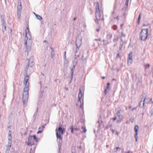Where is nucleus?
Wrapping results in <instances>:
<instances>
[{"instance_id":"nucleus-51","label":"nucleus","mask_w":153,"mask_h":153,"mask_svg":"<svg viewBox=\"0 0 153 153\" xmlns=\"http://www.w3.org/2000/svg\"><path fill=\"white\" fill-rule=\"evenodd\" d=\"M109 86H107L106 88V89H107L108 91H109Z\"/></svg>"},{"instance_id":"nucleus-38","label":"nucleus","mask_w":153,"mask_h":153,"mask_svg":"<svg viewBox=\"0 0 153 153\" xmlns=\"http://www.w3.org/2000/svg\"><path fill=\"white\" fill-rule=\"evenodd\" d=\"M108 90L107 89H105V91H104V93H105V95H106V94H107V93L108 92Z\"/></svg>"},{"instance_id":"nucleus-39","label":"nucleus","mask_w":153,"mask_h":153,"mask_svg":"<svg viewBox=\"0 0 153 153\" xmlns=\"http://www.w3.org/2000/svg\"><path fill=\"white\" fill-rule=\"evenodd\" d=\"M64 63L65 64H66L68 63V61L67 59H64Z\"/></svg>"},{"instance_id":"nucleus-16","label":"nucleus","mask_w":153,"mask_h":153,"mask_svg":"<svg viewBox=\"0 0 153 153\" xmlns=\"http://www.w3.org/2000/svg\"><path fill=\"white\" fill-rule=\"evenodd\" d=\"M102 120H99L97 121V123H98V128H100L101 126V123H102Z\"/></svg>"},{"instance_id":"nucleus-14","label":"nucleus","mask_w":153,"mask_h":153,"mask_svg":"<svg viewBox=\"0 0 153 153\" xmlns=\"http://www.w3.org/2000/svg\"><path fill=\"white\" fill-rule=\"evenodd\" d=\"M146 99V97H143L141 99V101H140V103L139 104V106H140L141 103L142 102V103H143V106L144 105V102H145V101Z\"/></svg>"},{"instance_id":"nucleus-27","label":"nucleus","mask_w":153,"mask_h":153,"mask_svg":"<svg viewBox=\"0 0 153 153\" xmlns=\"http://www.w3.org/2000/svg\"><path fill=\"white\" fill-rule=\"evenodd\" d=\"M18 6H22V3L21 0H18Z\"/></svg>"},{"instance_id":"nucleus-2","label":"nucleus","mask_w":153,"mask_h":153,"mask_svg":"<svg viewBox=\"0 0 153 153\" xmlns=\"http://www.w3.org/2000/svg\"><path fill=\"white\" fill-rule=\"evenodd\" d=\"M101 15L100 13V10L99 9V5L98 2H97L96 6V11L95 13L96 19L95 20V22L98 24V21L100 20H103L104 19L101 18Z\"/></svg>"},{"instance_id":"nucleus-11","label":"nucleus","mask_w":153,"mask_h":153,"mask_svg":"<svg viewBox=\"0 0 153 153\" xmlns=\"http://www.w3.org/2000/svg\"><path fill=\"white\" fill-rule=\"evenodd\" d=\"M28 142H27V145L28 146H32L34 145V143L33 142V143L32 142V137L30 135L27 138Z\"/></svg>"},{"instance_id":"nucleus-50","label":"nucleus","mask_w":153,"mask_h":153,"mask_svg":"<svg viewBox=\"0 0 153 153\" xmlns=\"http://www.w3.org/2000/svg\"><path fill=\"white\" fill-rule=\"evenodd\" d=\"M42 131V130L39 131L37 132V134H39V133H41Z\"/></svg>"},{"instance_id":"nucleus-43","label":"nucleus","mask_w":153,"mask_h":153,"mask_svg":"<svg viewBox=\"0 0 153 153\" xmlns=\"http://www.w3.org/2000/svg\"><path fill=\"white\" fill-rule=\"evenodd\" d=\"M66 51L65 52L64 56V59H67L66 58Z\"/></svg>"},{"instance_id":"nucleus-6","label":"nucleus","mask_w":153,"mask_h":153,"mask_svg":"<svg viewBox=\"0 0 153 153\" xmlns=\"http://www.w3.org/2000/svg\"><path fill=\"white\" fill-rule=\"evenodd\" d=\"M25 44H27L28 42L32 41L31 40V36L29 33V30L28 27L25 30Z\"/></svg>"},{"instance_id":"nucleus-56","label":"nucleus","mask_w":153,"mask_h":153,"mask_svg":"<svg viewBox=\"0 0 153 153\" xmlns=\"http://www.w3.org/2000/svg\"><path fill=\"white\" fill-rule=\"evenodd\" d=\"M120 57V55L119 53H118L117 55V58H118Z\"/></svg>"},{"instance_id":"nucleus-28","label":"nucleus","mask_w":153,"mask_h":153,"mask_svg":"<svg viewBox=\"0 0 153 153\" xmlns=\"http://www.w3.org/2000/svg\"><path fill=\"white\" fill-rule=\"evenodd\" d=\"M22 9V6H17V10L21 11Z\"/></svg>"},{"instance_id":"nucleus-20","label":"nucleus","mask_w":153,"mask_h":153,"mask_svg":"<svg viewBox=\"0 0 153 153\" xmlns=\"http://www.w3.org/2000/svg\"><path fill=\"white\" fill-rule=\"evenodd\" d=\"M142 15V13H140L139 15V17L138 18V20L137 21V22L138 23V24H139L140 22V21L141 18V16Z\"/></svg>"},{"instance_id":"nucleus-64","label":"nucleus","mask_w":153,"mask_h":153,"mask_svg":"<svg viewBox=\"0 0 153 153\" xmlns=\"http://www.w3.org/2000/svg\"><path fill=\"white\" fill-rule=\"evenodd\" d=\"M30 153H32V148H31V149H30Z\"/></svg>"},{"instance_id":"nucleus-10","label":"nucleus","mask_w":153,"mask_h":153,"mask_svg":"<svg viewBox=\"0 0 153 153\" xmlns=\"http://www.w3.org/2000/svg\"><path fill=\"white\" fill-rule=\"evenodd\" d=\"M26 45V49L27 51L28 52L30 51L31 49V46L32 45V41H29L28 42L27 44L25 43Z\"/></svg>"},{"instance_id":"nucleus-41","label":"nucleus","mask_w":153,"mask_h":153,"mask_svg":"<svg viewBox=\"0 0 153 153\" xmlns=\"http://www.w3.org/2000/svg\"><path fill=\"white\" fill-rule=\"evenodd\" d=\"M44 42H45L46 43V46H48V42L46 40H45L44 41Z\"/></svg>"},{"instance_id":"nucleus-49","label":"nucleus","mask_w":153,"mask_h":153,"mask_svg":"<svg viewBox=\"0 0 153 153\" xmlns=\"http://www.w3.org/2000/svg\"><path fill=\"white\" fill-rule=\"evenodd\" d=\"M82 94H78V98H81Z\"/></svg>"},{"instance_id":"nucleus-4","label":"nucleus","mask_w":153,"mask_h":153,"mask_svg":"<svg viewBox=\"0 0 153 153\" xmlns=\"http://www.w3.org/2000/svg\"><path fill=\"white\" fill-rule=\"evenodd\" d=\"M31 58L29 59L28 63L26 67L25 70V71L27 73L28 71L30 72L33 70V67L34 65L33 61H31Z\"/></svg>"},{"instance_id":"nucleus-15","label":"nucleus","mask_w":153,"mask_h":153,"mask_svg":"<svg viewBox=\"0 0 153 153\" xmlns=\"http://www.w3.org/2000/svg\"><path fill=\"white\" fill-rule=\"evenodd\" d=\"M1 25L2 26H4L5 25V21L4 20V18L3 16H1Z\"/></svg>"},{"instance_id":"nucleus-42","label":"nucleus","mask_w":153,"mask_h":153,"mask_svg":"<svg viewBox=\"0 0 153 153\" xmlns=\"http://www.w3.org/2000/svg\"><path fill=\"white\" fill-rule=\"evenodd\" d=\"M129 0H126V4L127 5V7L128 6V4Z\"/></svg>"},{"instance_id":"nucleus-62","label":"nucleus","mask_w":153,"mask_h":153,"mask_svg":"<svg viewBox=\"0 0 153 153\" xmlns=\"http://www.w3.org/2000/svg\"><path fill=\"white\" fill-rule=\"evenodd\" d=\"M121 120H117V122H118V123H120V122H121Z\"/></svg>"},{"instance_id":"nucleus-47","label":"nucleus","mask_w":153,"mask_h":153,"mask_svg":"<svg viewBox=\"0 0 153 153\" xmlns=\"http://www.w3.org/2000/svg\"><path fill=\"white\" fill-rule=\"evenodd\" d=\"M81 98H78V102H79L80 103H81Z\"/></svg>"},{"instance_id":"nucleus-21","label":"nucleus","mask_w":153,"mask_h":153,"mask_svg":"<svg viewBox=\"0 0 153 153\" xmlns=\"http://www.w3.org/2000/svg\"><path fill=\"white\" fill-rule=\"evenodd\" d=\"M112 37V35L110 33H108L107 34L106 36V38L108 39H111Z\"/></svg>"},{"instance_id":"nucleus-34","label":"nucleus","mask_w":153,"mask_h":153,"mask_svg":"<svg viewBox=\"0 0 153 153\" xmlns=\"http://www.w3.org/2000/svg\"><path fill=\"white\" fill-rule=\"evenodd\" d=\"M118 149L120 150V148L118 147H116V148L114 149V151L115 152H117Z\"/></svg>"},{"instance_id":"nucleus-13","label":"nucleus","mask_w":153,"mask_h":153,"mask_svg":"<svg viewBox=\"0 0 153 153\" xmlns=\"http://www.w3.org/2000/svg\"><path fill=\"white\" fill-rule=\"evenodd\" d=\"M128 64L129 61H131V62H132V52H131L128 54Z\"/></svg>"},{"instance_id":"nucleus-52","label":"nucleus","mask_w":153,"mask_h":153,"mask_svg":"<svg viewBox=\"0 0 153 153\" xmlns=\"http://www.w3.org/2000/svg\"><path fill=\"white\" fill-rule=\"evenodd\" d=\"M125 153H132V152H131V151H129L128 152H125Z\"/></svg>"},{"instance_id":"nucleus-48","label":"nucleus","mask_w":153,"mask_h":153,"mask_svg":"<svg viewBox=\"0 0 153 153\" xmlns=\"http://www.w3.org/2000/svg\"><path fill=\"white\" fill-rule=\"evenodd\" d=\"M37 114H36V113H35L33 115V116L34 117H35V118H34V119L35 120V119L36 118V116L37 115Z\"/></svg>"},{"instance_id":"nucleus-32","label":"nucleus","mask_w":153,"mask_h":153,"mask_svg":"<svg viewBox=\"0 0 153 153\" xmlns=\"http://www.w3.org/2000/svg\"><path fill=\"white\" fill-rule=\"evenodd\" d=\"M123 42L121 43L120 42V45L119 47V49L120 50H121L123 48Z\"/></svg>"},{"instance_id":"nucleus-12","label":"nucleus","mask_w":153,"mask_h":153,"mask_svg":"<svg viewBox=\"0 0 153 153\" xmlns=\"http://www.w3.org/2000/svg\"><path fill=\"white\" fill-rule=\"evenodd\" d=\"M64 128H62L58 127L57 129H56V131H58L59 134H62L63 135L64 132Z\"/></svg>"},{"instance_id":"nucleus-24","label":"nucleus","mask_w":153,"mask_h":153,"mask_svg":"<svg viewBox=\"0 0 153 153\" xmlns=\"http://www.w3.org/2000/svg\"><path fill=\"white\" fill-rule=\"evenodd\" d=\"M44 92V91H41L39 93V98H42V97L43 95V93Z\"/></svg>"},{"instance_id":"nucleus-58","label":"nucleus","mask_w":153,"mask_h":153,"mask_svg":"<svg viewBox=\"0 0 153 153\" xmlns=\"http://www.w3.org/2000/svg\"><path fill=\"white\" fill-rule=\"evenodd\" d=\"M10 151L5 150V153H9Z\"/></svg>"},{"instance_id":"nucleus-5","label":"nucleus","mask_w":153,"mask_h":153,"mask_svg":"<svg viewBox=\"0 0 153 153\" xmlns=\"http://www.w3.org/2000/svg\"><path fill=\"white\" fill-rule=\"evenodd\" d=\"M56 135L59 145L58 148L59 150L62 145V134H59L58 131H56Z\"/></svg>"},{"instance_id":"nucleus-59","label":"nucleus","mask_w":153,"mask_h":153,"mask_svg":"<svg viewBox=\"0 0 153 153\" xmlns=\"http://www.w3.org/2000/svg\"><path fill=\"white\" fill-rule=\"evenodd\" d=\"M108 127H111L112 126V125L111 124H110V125H109V124H108Z\"/></svg>"},{"instance_id":"nucleus-17","label":"nucleus","mask_w":153,"mask_h":153,"mask_svg":"<svg viewBox=\"0 0 153 153\" xmlns=\"http://www.w3.org/2000/svg\"><path fill=\"white\" fill-rule=\"evenodd\" d=\"M12 143V137H8V144L11 145Z\"/></svg>"},{"instance_id":"nucleus-35","label":"nucleus","mask_w":153,"mask_h":153,"mask_svg":"<svg viewBox=\"0 0 153 153\" xmlns=\"http://www.w3.org/2000/svg\"><path fill=\"white\" fill-rule=\"evenodd\" d=\"M8 137H12L11 136V133L10 131H9V133H8Z\"/></svg>"},{"instance_id":"nucleus-7","label":"nucleus","mask_w":153,"mask_h":153,"mask_svg":"<svg viewBox=\"0 0 153 153\" xmlns=\"http://www.w3.org/2000/svg\"><path fill=\"white\" fill-rule=\"evenodd\" d=\"M82 43V38L79 36H78L76 37V46H80Z\"/></svg>"},{"instance_id":"nucleus-55","label":"nucleus","mask_w":153,"mask_h":153,"mask_svg":"<svg viewBox=\"0 0 153 153\" xmlns=\"http://www.w3.org/2000/svg\"><path fill=\"white\" fill-rule=\"evenodd\" d=\"M38 108H37L36 109V110L35 113H36V114H37L38 112Z\"/></svg>"},{"instance_id":"nucleus-54","label":"nucleus","mask_w":153,"mask_h":153,"mask_svg":"<svg viewBox=\"0 0 153 153\" xmlns=\"http://www.w3.org/2000/svg\"><path fill=\"white\" fill-rule=\"evenodd\" d=\"M59 127L62 128V124L61 123H60V124H59Z\"/></svg>"},{"instance_id":"nucleus-46","label":"nucleus","mask_w":153,"mask_h":153,"mask_svg":"<svg viewBox=\"0 0 153 153\" xmlns=\"http://www.w3.org/2000/svg\"><path fill=\"white\" fill-rule=\"evenodd\" d=\"M79 94H82V91L80 88L79 89Z\"/></svg>"},{"instance_id":"nucleus-30","label":"nucleus","mask_w":153,"mask_h":153,"mask_svg":"<svg viewBox=\"0 0 153 153\" xmlns=\"http://www.w3.org/2000/svg\"><path fill=\"white\" fill-rule=\"evenodd\" d=\"M69 129L71 130V132L72 133H74L73 131H74V129L73 128V126H71L70 128Z\"/></svg>"},{"instance_id":"nucleus-57","label":"nucleus","mask_w":153,"mask_h":153,"mask_svg":"<svg viewBox=\"0 0 153 153\" xmlns=\"http://www.w3.org/2000/svg\"><path fill=\"white\" fill-rule=\"evenodd\" d=\"M83 104H80V106H79L80 108H82V107H83Z\"/></svg>"},{"instance_id":"nucleus-63","label":"nucleus","mask_w":153,"mask_h":153,"mask_svg":"<svg viewBox=\"0 0 153 153\" xmlns=\"http://www.w3.org/2000/svg\"><path fill=\"white\" fill-rule=\"evenodd\" d=\"M116 19L117 20H119V17L118 16H117L116 18Z\"/></svg>"},{"instance_id":"nucleus-33","label":"nucleus","mask_w":153,"mask_h":153,"mask_svg":"<svg viewBox=\"0 0 153 153\" xmlns=\"http://www.w3.org/2000/svg\"><path fill=\"white\" fill-rule=\"evenodd\" d=\"M118 39V38L117 36H115L114 39L113 41L114 42L117 41Z\"/></svg>"},{"instance_id":"nucleus-9","label":"nucleus","mask_w":153,"mask_h":153,"mask_svg":"<svg viewBox=\"0 0 153 153\" xmlns=\"http://www.w3.org/2000/svg\"><path fill=\"white\" fill-rule=\"evenodd\" d=\"M139 127L137 125H135L134 127V131H135L134 138L136 142L137 141L138 139V131L139 129Z\"/></svg>"},{"instance_id":"nucleus-60","label":"nucleus","mask_w":153,"mask_h":153,"mask_svg":"<svg viewBox=\"0 0 153 153\" xmlns=\"http://www.w3.org/2000/svg\"><path fill=\"white\" fill-rule=\"evenodd\" d=\"M96 30L97 32H99L100 31V29L99 28H97L96 29Z\"/></svg>"},{"instance_id":"nucleus-36","label":"nucleus","mask_w":153,"mask_h":153,"mask_svg":"<svg viewBox=\"0 0 153 153\" xmlns=\"http://www.w3.org/2000/svg\"><path fill=\"white\" fill-rule=\"evenodd\" d=\"M150 65L149 64H148L147 65H145V68H149L150 67Z\"/></svg>"},{"instance_id":"nucleus-19","label":"nucleus","mask_w":153,"mask_h":153,"mask_svg":"<svg viewBox=\"0 0 153 153\" xmlns=\"http://www.w3.org/2000/svg\"><path fill=\"white\" fill-rule=\"evenodd\" d=\"M21 11L17 10V16L19 19L21 18Z\"/></svg>"},{"instance_id":"nucleus-31","label":"nucleus","mask_w":153,"mask_h":153,"mask_svg":"<svg viewBox=\"0 0 153 153\" xmlns=\"http://www.w3.org/2000/svg\"><path fill=\"white\" fill-rule=\"evenodd\" d=\"M120 110H118V112L117 113V116H118L119 117V118H120Z\"/></svg>"},{"instance_id":"nucleus-23","label":"nucleus","mask_w":153,"mask_h":153,"mask_svg":"<svg viewBox=\"0 0 153 153\" xmlns=\"http://www.w3.org/2000/svg\"><path fill=\"white\" fill-rule=\"evenodd\" d=\"M52 51H51V57L52 58H53L54 57V51L53 50V48H51Z\"/></svg>"},{"instance_id":"nucleus-53","label":"nucleus","mask_w":153,"mask_h":153,"mask_svg":"<svg viewBox=\"0 0 153 153\" xmlns=\"http://www.w3.org/2000/svg\"><path fill=\"white\" fill-rule=\"evenodd\" d=\"M87 131V129L85 127V128H84V129L83 132H86Z\"/></svg>"},{"instance_id":"nucleus-3","label":"nucleus","mask_w":153,"mask_h":153,"mask_svg":"<svg viewBox=\"0 0 153 153\" xmlns=\"http://www.w3.org/2000/svg\"><path fill=\"white\" fill-rule=\"evenodd\" d=\"M148 28L142 29L140 34L139 35V39L142 41H145L147 39L148 32Z\"/></svg>"},{"instance_id":"nucleus-18","label":"nucleus","mask_w":153,"mask_h":153,"mask_svg":"<svg viewBox=\"0 0 153 153\" xmlns=\"http://www.w3.org/2000/svg\"><path fill=\"white\" fill-rule=\"evenodd\" d=\"M76 48L75 52V56H76V54L78 52V51L79 50V48L80 46H76Z\"/></svg>"},{"instance_id":"nucleus-26","label":"nucleus","mask_w":153,"mask_h":153,"mask_svg":"<svg viewBox=\"0 0 153 153\" xmlns=\"http://www.w3.org/2000/svg\"><path fill=\"white\" fill-rule=\"evenodd\" d=\"M33 139L34 140H35V141L37 142L38 141V138L36 137V135H34L33 136Z\"/></svg>"},{"instance_id":"nucleus-61","label":"nucleus","mask_w":153,"mask_h":153,"mask_svg":"<svg viewBox=\"0 0 153 153\" xmlns=\"http://www.w3.org/2000/svg\"><path fill=\"white\" fill-rule=\"evenodd\" d=\"M111 131H112L113 133H114V130H113L112 129H111Z\"/></svg>"},{"instance_id":"nucleus-44","label":"nucleus","mask_w":153,"mask_h":153,"mask_svg":"<svg viewBox=\"0 0 153 153\" xmlns=\"http://www.w3.org/2000/svg\"><path fill=\"white\" fill-rule=\"evenodd\" d=\"M117 117H115L114 118L112 119V121L113 122H114L115 120H116Z\"/></svg>"},{"instance_id":"nucleus-40","label":"nucleus","mask_w":153,"mask_h":153,"mask_svg":"<svg viewBox=\"0 0 153 153\" xmlns=\"http://www.w3.org/2000/svg\"><path fill=\"white\" fill-rule=\"evenodd\" d=\"M81 59L82 60H84L86 59V58L85 57H84V56L83 55L81 58Z\"/></svg>"},{"instance_id":"nucleus-25","label":"nucleus","mask_w":153,"mask_h":153,"mask_svg":"<svg viewBox=\"0 0 153 153\" xmlns=\"http://www.w3.org/2000/svg\"><path fill=\"white\" fill-rule=\"evenodd\" d=\"M36 16L38 19L40 20H42V17L40 15H36Z\"/></svg>"},{"instance_id":"nucleus-29","label":"nucleus","mask_w":153,"mask_h":153,"mask_svg":"<svg viewBox=\"0 0 153 153\" xmlns=\"http://www.w3.org/2000/svg\"><path fill=\"white\" fill-rule=\"evenodd\" d=\"M3 27L2 28V30L3 32H4L5 31H6V25H4V26H2Z\"/></svg>"},{"instance_id":"nucleus-22","label":"nucleus","mask_w":153,"mask_h":153,"mask_svg":"<svg viewBox=\"0 0 153 153\" xmlns=\"http://www.w3.org/2000/svg\"><path fill=\"white\" fill-rule=\"evenodd\" d=\"M11 146V145H9L7 144V146L6 149V150L10 151V149Z\"/></svg>"},{"instance_id":"nucleus-8","label":"nucleus","mask_w":153,"mask_h":153,"mask_svg":"<svg viewBox=\"0 0 153 153\" xmlns=\"http://www.w3.org/2000/svg\"><path fill=\"white\" fill-rule=\"evenodd\" d=\"M76 64V62H74L73 63V65L72 67V68H71V69L70 74H71V76H70L71 80L69 82L70 84L71 83V82L72 81V79H73V74L74 72V69L75 68V65Z\"/></svg>"},{"instance_id":"nucleus-37","label":"nucleus","mask_w":153,"mask_h":153,"mask_svg":"<svg viewBox=\"0 0 153 153\" xmlns=\"http://www.w3.org/2000/svg\"><path fill=\"white\" fill-rule=\"evenodd\" d=\"M121 35L123 37H124L126 36V35L123 32H122L121 33Z\"/></svg>"},{"instance_id":"nucleus-1","label":"nucleus","mask_w":153,"mask_h":153,"mask_svg":"<svg viewBox=\"0 0 153 153\" xmlns=\"http://www.w3.org/2000/svg\"><path fill=\"white\" fill-rule=\"evenodd\" d=\"M29 75H27V73L26 72V75L24 78V84L25 86L24 88L22 95L23 105L24 107L26 106L28 98V91L29 90V83L28 80Z\"/></svg>"},{"instance_id":"nucleus-45","label":"nucleus","mask_w":153,"mask_h":153,"mask_svg":"<svg viewBox=\"0 0 153 153\" xmlns=\"http://www.w3.org/2000/svg\"><path fill=\"white\" fill-rule=\"evenodd\" d=\"M94 40L95 41H100L101 42V40L100 39H94Z\"/></svg>"}]
</instances>
